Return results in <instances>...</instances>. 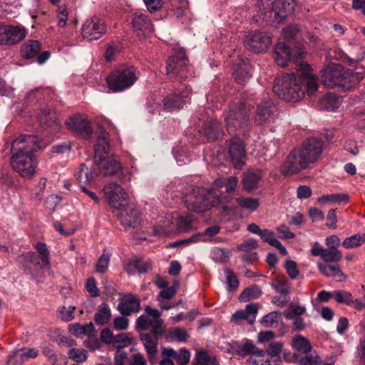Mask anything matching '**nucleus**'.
<instances>
[{"label":"nucleus","mask_w":365,"mask_h":365,"mask_svg":"<svg viewBox=\"0 0 365 365\" xmlns=\"http://www.w3.org/2000/svg\"><path fill=\"white\" fill-rule=\"evenodd\" d=\"M299 66L296 73H284L275 79L274 92L286 101H300L304 96V84L309 96H313L319 88L317 78L312 73L310 66L300 63Z\"/></svg>","instance_id":"nucleus-1"},{"label":"nucleus","mask_w":365,"mask_h":365,"mask_svg":"<svg viewBox=\"0 0 365 365\" xmlns=\"http://www.w3.org/2000/svg\"><path fill=\"white\" fill-rule=\"evenodd\" d=\"M34 135H21L11 144V165L22 178H31L36 173L38 163L34 155L41 146Z\"/></svg>","instance_id":"nucleus-2"},{"label":"nucleus","mask_w":365,"mask_h":365,"mask_svg":"<svg viewBox=\"0 0 365 365\" xmlns=\"http://www.w3.org/2000/svg\"><path fill=\"white\" fill-rule=\"evenodd\" d=\"M251 106L245 101H238L230 108L225 118L227 130L230 135H239L247 131L250 126Z\"/></svg>","instance_id":"nucleus-3"},{"label":"nucleus","mask_w":365,"mask_h":365,"mask_svg":"<svg viewBox=\"0 0 365 365\" xmlns=\"http://www.w3.org/2000/svg\"><path fill=\"white\" fill-rule=\"evenodd\" d=\"M220 202V197L213 190L202 187L193 189L186 200L187 209L197 213L205 212Z\"/></svg>","instance_id":"nucleus-4"},{"label":"nucleus","mask_w":365,"mask_h":365,"mask_svg":"<svg viewBox=\"0 0 365 365\" xmlns=\"http://www.w3.org/2000/svg\"><path fill=\"white\" fill-rule=\"evenodd\" d=\"M136 71L133 66L121 67L113 71L107 77L108 88L113 92L130 88L138 79Z\"/></svg>","instance_id":"nucleus-5"},{"label":"nucleus","mask_w":365,"mask_h":365,"mask_svg":"<svg viewBox=\"0 0 365 365\" xmlns=\"http://www.w3.org/2000/svg\"><path fill=\"white\" fill-rule=\"evenodd\" d=\"M302 151L297 147L287 156L279 168V172L286 176H291L301 173L310 167Z\"/></svg>","instance_id":"nucleus-6"},{"label":"nucleus","mask_w":365,"mask_h":365,"mask_svg":"<svg viewBox=\"0 0 365 365\" xmlns=\"http://www.w3.org/2000/svg\"><path fill=\"white\" fill-rule=\"evenodd\" d=\"M167 74L172 77L179 76L181 79L188 78V60L182 48H177L166 63Z\"/></svg>","instance_id":"nucleus-7"},{"label":"nucleus","mask_w":365,"mask_h":365,"mask_svg":"<svg viewBox=\"0 0 365 365\" xmlns=\"http://www.w3.org/2000/svg\"><path fill=\"white\" fill-rule=\"evenodd\" d=\"M322 82L329 87L334 88L335 86L348 87L346 81L345 71L339 64H334L328 66L322 71Z\"/></svg>","instance_id":"nucleus-8"},{"label":"nucleus","mask_w":365,"mask_h":365,"mask_svg":"<svg viewBox=\"0 0 365 365\" xmlns=\"http://www.w3.org/2000/svg\"><path fill=\"white\" fill-rule=\"evenodd\" d=\"M104 196L108 204L114 208L125 207L128 202V194L118 184L110 182L103 189Z\"/></svg>","instance_id":"nucleus-9"},{"label":"nucleus","mask_w":365,"mask_h":365,"mask_svg":"<svg viewBox=\"0 0 365 365\" xmlns=\"http://www.w3.org/2000/svg\"><path fill=\"white\" fill-rule=\"evenodd\" d=\"M67 128L73 133L85 139L91 138L92 129L91 123L84 114H75L66 121Z\"/></svg>","instance_id":"nucleus-10"},{"label":"nucleus","mask_w":365,"mask_h":365,"mask_svg":"<svg viewBox=\"0 0 365 365\" xmlns=\"http://www.w3.org/2000/svg\"><path fill=\"white\" fill-rule=\"evenodd\" d=\"M106 33V26L104 22L97 17L87 19L81 27L83 37L89 41L99 39Z\"/></svg>","instance_id":"nucleus-11"},{"label":"nucleus","mask_w":365,"mask_h":365,"mask_svg":"<svg viewBox=\"0 0 365 365\" xmlns=\"http://www.w3.org/2000/svg\"><path fill=\"white\" fill-rule=\"evenodd\" d=\"M306 158L308 163L312 165L320 158L323 149V141L316 138H309L305 140L301 146L298 147Z\"/></svg>","instance_id":"nucleus-12"},{"label":"nucleus","mask_w":365,"mask_h":365,"mask_svg":"<svg viewBox=\"0 0 365 365\" xmlns=\"http://www.w3.org/2000/svg\"><path fill=\"white\" fill-rule=\"evenodd\" d=\"M245 42L254 52H263L271 45L272 36L265 32L254 31L246 36Z\"/></svg>","instance_id":"nucleus-13"},{"label":"nucleus","mask_w":365,"mask_h":365,"mask_svg":"<svg viewBox=\"0 0 365 365\" xmlns=\"http://www.w3.org/2000/svg\"><path fill=\"white\" fill-rule=\"evenodd\" d=\"M228 152L234 167L241 169L245 164V149L243 142L238 137L230 140L228 143Z\"/></svg>","instance_id":"nucleus-14"},{"label":"nucleus","mask_w":365,"mask_h":365,"mask_svg":"<svg viewBox=\"0 0 365 365\" xmlns=\"http://www.w3.org/2000/svg\"><path fill=\"white\" fill-rule=\"evenodd\" d=\"M277 108L270 99L262 101L257 105L256 114L254 118L257 125H263L269 123L274 117Z\"/></svg>","instance_id":"nucleus-15"},{"label":"nucleus","mask_w":365,"mask_h":365,"mask_svg":"<svg viewBox=\"0 0 365 365\" xmlns=\"http://www.w3.org/2000/svg\"><path fill=\"white\" fill-rule=\"evenodd\" d=\"M295 5V0H274L270 14H274V18L277 23H280L292 14Z\"/></svg>","instance_id":"nucleus-16"},{"label":"nucleus","mask_w":365,"mask_h":365,"mask_svg":"<svg viewBox=\"0 0 365 365\" xmlns=\"http://www.w3.org/2000/svg\"><path fill=\"white\" fill-rule=\"evenodd\" d=\"M132 26L135 33L140 37H145L153 31V25L145 14L135 13L132 18Z\"/></svg>","instance_id":"nucleus-17"},{"label":"nucleus","mask_w":365,"mask_h":365,"mask_svg":"<svg viewBox=\"0 0 365 365\" xmlns=\"http://www.w3.org/2000/svg\"><path fill=\"white\" fill-rule=\"evenodd\" d=\"M163 334V330L158 331L157 329L154 331H150L149 333H141L140 334V339L143 344L150 360H152L158 352V337Z\"/></svg>","instance_id":"nucleus-18"},{"label":"nucleus","mask_w":365,"mask_h":365,"mask_svg":"<svg viewBox=\"0 0 365 365\" xmlns=\"http://www.w3.org/2000/svg\"><path fill=\"white\" fill-rule=\"evenodd\" d=\"M192 221L193 219L190 215L180 216L177 219V225L175 230L170 228L169 225H165L163 227H161L163 229L162 232L158 230L160 228H155V235H168L174 233L187 232L193 229Z\"/></svg>","instance_id":"nucleus-19"},{"label":"nucleus","mask_w":365,"mask_h":365,"mask_svg":"<svg viewBox=\"0 0 365 365\" xmlns=\"http://www.w3.org/2000/svg\"><path fill=\"white\" fill-rule=\"evenodd\" d=\"M117 209L120 210L117 216L123 226L134 227L139 222L140 212L133 205L127 202V205L125 207Z\"/></svg>","instance_id":"nucleus-20"},{"label":"nucleus","mask_w":365,"mask_h":365,"mask_svg":"<svg viewBox=\"0 0 365 365\" xmlns=\"http://www.w3.org/2000/svg\"><path fill=\"white\" fill-rule=\"evenodd\" d=\"M257 310V304H247L244 310L235 312L232 316V320L237 324L245 320L247 321L248 324H252L255 321Z\"/></svg>","instance_id":"nucleus-21"},{"label":"nucleus","mask_w":365,"mask_h":365,"mask_svg":"<svg viewBox=\"0 0 365 365\" xmlns=\"http://www.w3.org/2000/svg\"><path fill=\"white\" fill-rule=\"evenodd\" d=\"M109 134L102 128L100 127V131L97 137L95 148L94 160H102V157L105 156L110 151V144L108 140Z\"/></svg>","instance_id":"nucleus-22"},{"label":"nucleus","mask_w":365,"mask_h":365,"mask_svg":"<svg viewBox=\"0 0 365 365\" xmlns=\"http://www.w3.org/2000/svg\"><path fill=\"white\" fill-rule=\"evenodd\" d=\"M119 312L123 316H128L132 313H136L140 310V301L132 294L125 296L123 300L118 304Z\"/></svg>","instance_id":"nucleus-23"},{"label":"nucleus","mask_w":365,"mask_h":365,"mask_svg":"<svg viewBox=\"0 0 365 365\" xmlns=\"http://www.w3.org/2000/svg\"><path fill=\"white\" fill-rule=\"evenodd\" d=\"M95 160L98 165L99 173L103 176L113 175L121 170L120 164L114 158L102 157V160Z\"/></svg>","instance_id":"nucleus-24"},{"label":"nucleus","mask_w":365,"mask_h":365,"mask_svg":"<svg viewBox=\"0 0 365 365\" xmlns=\"http://www.w3.org/2000/svg\"><path fill=\"white\" fill-rule=\"evenodd\" d=\"M200 132L203 133L208 140L222 139L224 135L219 122L216 120L204 122Z\"/></svg>","instance_id":"nucleus-25"},{"label":"nucleus","mask_w":365,"mask_h":365,"mask_svg":"<svg viewBox=\"0 0 365 365\" xmlns=\"http://www.w3.org/2000/svg\"><path fill=\"white\" fill-rule=\"evenodd\" d=\"M252 66L248 60L240 59L234 68V76L239 84H245L250 79Z\"/></svg>","instance_id":"nucleus-26"},{"label":"nucleus","mask_w":365,"mask_h":365,"mask_svg":"<svg viewBox=\"0 0 365 365\" xmlns=\"http://www.w3.org/2000/svg\"><path fill=\"white\" fill-rule=\"evenodd\" d=\"M41 125L45 128L56 130L59 127L58 118L56 112L50 108H44L38 114Z\"/></svg>","instance_id":"nucleus-27"},{"label":"nucleus","mask_w":365,"mask_h":365,"mask_svg":"<svg viewBox=\"0 0 365 365\" xmlns=\"http://www.w3.org/2000/svg\"><path fill=\"white\" fill-rule=\"evenodd\" d=\"M258 247V242L254 239H247L237 245V250L245 252L242 259L246 262H253L257 259V254L253 250Z\"/></svg>","instance_id":"nucleus-28"},{"label":"nucleus","mask_w":365,"mask_h":365,"mask_svg":"<svg viewBox=\"0 0 365 365\" xmlns=\"http://www.w3.org/2000/svg\"><path fill=\"white\" fill-rule=\"evenodd\" d=\"M319 272L327 277H332L338 282L346 280V276L343 274L338 264H328L327 263H319Z\"/></svg>","instance_id":"nucleus-29"},{"label":"nucleus","mask_w":365,"mask_h":365,"mask_svg":"<svg viewBox=\"0 0 365 365\" xmlns=\"http://www.w3.org/2000/svg\"><path fill=\"white\" fill-rule=\"evenodd\" d=\"M190 91L187 90L182 92L180 96L169 95L164 99V108L169 111L178 110L183 106V98L189 96Z\"/></svg>","instance_id":"nucleus-30"},{"label":"nucleus","mask_w":365,"mask_h":365,"mask_svg":"<svg viewBox=\"0 0 365 365\" xmlns=\"http://www.w3.org/2000/svg\"><path fill=\"white\" fill-rule=\"evenodd\" d=\"M274 58L277 65L284 67L290 61V51L284 43H277L274 48Z\"/></svg>","instance_id":"nucleus-31"},{"label":"nucleus","mask_w":365,"mask_h":365,"mask_svg":"<svg viewBox=\"0 0 365 365\" xmlns=\"http://www.w3.org/2000/svg\"><path fill=\"white\" fill-rule=\"evenodd\" d=\"M163 319L153 320L150 319L148 315L140 316L136 321V327L140 330H146L149 327H152L151 331H154L158 328V331H162Z\"/></svg>","instance_id":"nucleus-32"},{"label":"nucleus","mask_w":365,"mask_h":365,"mask_svg":"<svg viewBox=\"0 0 365 365\" xmlns=\"http://www.w3.org/2000/svg\"><path fill=\"white\" fill-rule=\"evenodd\" d=\"M346 81H347L348 87L358 84L365 77V68L364 67H357L354 70H347L345 71Z\"/></svg>","instance_id":"nucleus-33"},{"label":"nucleus","mask_w":365,"mask_h":365,"mask_svg":"<svg viewBox=\"0 0 365 365\" xmlns=\"http://www.w3.org/2000/svg\"><path fill=\"white\" fill-rule=\"evenodd\" d=\"M111 309L108 304H103L99 306L97 312L94 314V321L98 325H104L111 319Z\"/></svg>","instance_id":"nucleus-34"},{"label":"nucleus","mask_w":365,"mask_h":365,"mask_svg":"<svg viewBox=\"0 0 365 365\" xmlns=\"http://www.w3.org/2000/svg\"><path fill=\"white\" fill-rule=\"evenodd\" d=\"M41 50V43L38 41L30 40L21 48V54L24 58H31L36 56Z\"/></svg>","instance_id":"nucleus-35"},{"label":"nucleus","mask_w":365,"mask_h":365,"mask_svg":"<svg viewBox=\"0 0 365 365\" xmlns=\"http://www.w3.org/2000/svg\"><path fill=\"white\" fill-rule=\"evenodd\" d=\"M70 330L76 336L83 338L85 336H91L95 331V328L92 323L85 325L76 323L70 325Z\"/></svg>","instance_id":"nucleus-36"},{"label":"nucleus","mask_w":365,"mask_h":365,"mask_svg":"<svg viewBox=\"0 0 365 365\" xmlns=\"http://www.w3.org/2000/svg\"><path fill=\"white\" fill-rule=\"evenodd\" d=\"M261 179V174L259 170L249 171L245 173L243 178V186L246 190H251L257 187Z\"/></svg>","instance_id":"nucleus-37"},{"label":"nucleus","mask_w":365,"mask_h":365,"mask_svg":"<svg viewBox=\"0 0 365 365\" xmlns=\"http://www.w3.org/2000/svg\"><path fill=\"white\" fill-rule=\"evenodd\" d=\"M239 352L242 356L253 355L255 356L263 357L266 354V351L257 348L251 341H246L240 347Z\"/></svg>","instance_id":"nucleus-38"},{"label":"nucleus","mask_w":365,"mask_h":365,"mask_svg":"<svg viewBox=\"0 0 365 365\" xmlns=\"http://www.w3.org/2000/svg\"><path fill=\"white\" fill-rule=\"evenodd\" d=\"M6 29L9 45L18 43L26 36V31L24 29L11 26H6Z\"/></svg>","instance_id":"nucleus-39"},{"label":"nucleus","mask_w":365,"mask_h":365,"mask_svg":"<svg viewBox=\"0 0 365 365\" xmlns=\"http://www.w3.org/2000/svg\"><path fill=\"white\" fill-rule=\"evenodd\" d=\"M98 175L96 172L89 173L88 168L84 164H81L75 176L80 183L86 184L93 181Z\"/></svg>","instance_id":"nucleus-40"},{"label":"nucleus","mask_w":365,"mask_h":365,"mask_svg":"<svg viewBox=\"0 0 365 365\" xmlns=\"http://www.w3.org/2000/svg\"><path fill=\"white\" fill-rule=\"evenodd\" d=\"M292 346L295 350L303 354H307L312 349L308 339L302 336L294 338L292 341Z\"/></svg>","instance_id":"nucleus-41"},{"label":"nucleus","mask_w":365,"mask_h":365,"mask_svg":"<svg viewBox=\"0 0 365 365\" xmlns=\"http://www.w3.org/2000/svg\"><path fill=\"white\" fill-rule=\"evenodd\" d=\"M262 294L261 289L257 285H252L246 288L240 295V300L242 302H247L252 299L259 297Z\"/></svg>","instance_id":"nucleus-42"},{"label":"nucleus","mask_w":365,"mask_h":365,"mask_svg":"<svg viewBox=\"0 0 365 365\" xmlns=\"http://www.w3.org/2000/svg\"><path fill=\"white\" fill-rule=\"evenodd\" d=\"M306 312V307L298 303L292 302L289 303V310L284 313L286 319H293L294 317H300Z\"/></svg>","instance_id":"nucleus-43"},{"label":"nucleus","mask_w":365,"mask_h":365,"mask_svg":"<svg viewBox=\"0 0 365 365\" xmlns=\"http://www.w3.org/2000/svg\"><path fill=\"white\" fill-rule=\"evenodd\" d=\"M237 203L243 209L251 211L256 210L259 207V200L252 197H238L236 199Z\"/></svg>","instance_id":"nucleus-44"},{"label":"nucleus","mask_w":365,"mask_h":365,"mask_svg":"<svg viewBox=\"0 0 365 365\" xmlns=\"http://www.w3.org/2000/svg\"><path fill=\"white\" fill-rule=\"evenodd\" d=\"M306 355L297 359L299 365H321V361L316 351L312 350Z\"/></svg>","instance_id":"nucleus-45"},{"label":"nucleus","mask_w":365,"mask_h":365,"mask_svg":"<svg viewBox=\"0 0 365 365\" xmlns=\"http://www.w3.org/2000/svg\"><path fill=\"white\" fill-rule=\"evenodd\" d=\"M365 242L364 235H354L346 237L342 242V245L346 249H351L361 245Z\"/></svg>","instance_id":"nucleus-46"},{"label":"nucleus","mask_w":365,"mask_h":365,"mask_svg":"<svg viewBox=\"0 0 365 365\" xmlns=\"http://www.w3.org/2000/svg\"><path fill=\"white\" fill-rule=\"evenodd\" d=\"M281 319V314L272 312L265 315L262 319V324L264 327H277Z\"/></svg>","instance_id":"nucleus-47"},{"label":"nucleus","mask_w":365,"mask_h":365,"mask_svg":"<svg viewBox=\"0 0 365 365\" xmlns=\"http://www.w3.org/2000/svg\"><path fill=\"white\" fill-rule=\"evenodd\" d=\"M322 258L325 262H338L342 258V253L337 249H325Z\"/></svg>","instance_id":"nucleus-48"},{"label":"nucleus","mask_w":365,"mask_h":365,"mask_svg":"<svg viewBox=\"0 0 365 365\" xmlns=\"http://www.w3.org/2000/svg\"><path fill=\"white\" fill-rule=\"evenodd\" d=\"M272 287L277 292L284 297H287L291 291V284L285 279H276L272 283Z\"/></svg>","instance_id":"nucleus-49"},{"label":"nucleus","mask_w":365,"mask_h":365,"mask_svg":"<svg viewBox=\"0 0 365 365\" xmlns=\"http://www.w3.org/2000/svg\"><path fill=\"white\" fill-rule=\"evenodd\" d=\"M303 32V28L298 24H290L282 30V36L287 41L292 40L299 33Z\"/></svg>","instance_id":"nucleus-50"},{"label":"nucleus","mask_w":365,"mask_h":365,"mask_svg":"<svg viewBox=\"0 0 365 365\" xmlns=\"http://www.w3.org/2000/svg\"><path fill=\"white\" fill-rule=\"evenodd\" d=\"M36 248L39 253L42 265L45 267H50L49 251L46 244L38 242Z\"/></svg>","instance_id":"nucleus-51"},{"label":"nucleus","mask_w":365,"mask_h":365,"mask_svg":"<svg viewBox=\"0 0 365 365\" xmlns=\"http://www.w3.org/2000/svg\"><path fill=\"white\" fill-rule=\"evenodd\" d=\"M76 307L73 306H61L58 308L57 312L60 319L65 322H70L74 318V311Z\"/></svg>","instance_id":"nucleus-52"},{"label":"nucleus","mask_w":365,"mask_h":365,"mask_svg":"<svg viewBox=\"0 0 365 365\" xmlns=\"http://www.w3.org/2000/svg\"><path fill=\"white\" fill-rule=\"evenodd\" d=\"M322 103L327 110H334L339 107L341 101L335 95L329 94L323 98Z\"/></svg>","instance_id":"nucleus-53"},{"label":"nucleus","mask_w":365,"mask_h":365,"mask_svg":"<svg viewBox=\"0 0 365 365\" xmlns=\"http://www.w3.org/2000/svg\"><path fill=\"white\" fill-rule=\"evenodd\" d=\"M215 185L217 187H222L225 186L226 191L227 192H232L235 190L237 185V180L235 177L230 176L226 180H217L215 181Z\"/></svg>","instance_id":"nucleus-54"},{"label":"nucleus","mask_w":365,"mask_h":365,"mask_svg":"<svg viewBox=\"0 0 365 365\" xmlns=\"http://www.w3.org/2000/svg\"><path fill=\"white\" fill-rule=\"evenodd\" d=\"M349 197L343 194H330L322 195L318 198V201L322 204L327 202H341L347 201Z\"/></svg>","instance_id":"nucleus-55"},{"label":"nucleus","mask_w":365,"mask_h":365,"mask_svg":"<svg viewBox=\"0 0 365 365\" xmlns=\"http://www.w3.org/2000/svg\"><path fill=\"white\" fill-rule=\"evenodd\" d=\"M110 259V254L104 251L96 264V272L98 273L106 272L109 264Z\"/></svg>","instance_id":"nucleus-56"},{"label":"nucleus","mask_w":365,"mask_h":365,"mask_svg":"<svg viewBox=\"0 0 365 365\" xmlns=\"http://www.w3.org/2000/svg\"><path fill=\"white\" fill-rule=\"evenodd\" d=\"M68 356L70 359L77 363L83 362L87 359L86 352L82 349L72 348L68 351Z\"/></svg>","instance_id":"nucleus-57"},{"label":"nucleus","mask_w":365,"mask_h":365,"mask_svg":"<svg viewBox=\"0 0 365 365\" xmlns=\"http://www.w3.org/2000/svg\"><path fill=\"white\" fill-rule=\"evenodd\" d=\"M25 361L21 349L12 351L7 359V364L9 365H21Z\"/></svg>","instance_id":"nucleus-58"},{"label":"nucleus","mask_w":365,"mask_h":365,"mask_svg":"<svg viewBox=\"0 0 365 365\" xmlns=\"http://www.w3.org/2000/svg\"><path fill=\"white\" fill-rule=\"evenodd\" d=\"M130 343L131 341L128 336L122 333L114 336L112 344L116 349H121L123 347L129 346Z\"/></svg>","instance_id":"nucleus-59"},{"label":"nucleus","mask_w":365,"mask_h":365,"mask_svg":"<svg viewBox=\"0 0 365 365\" xmlns=\"http://www.w3.org/2000/svg\"><path fill=\"white\" fill-rule=\"evenodd\" d=\"M225 273L226 274V279L227 283V289L229 291L235 290L239 287V282L236 275L230 269H225Z\"/></svg>","instance_id":"nucleus-60"},{"label":"nucleus","mask_w":365,"mask_h":365,"mask_svg":"<svg viewBox=\"0 0 365 365\" xmlns=\"http://www.w3.org/2000/svg\"><path fill=\"white\" fill-rule=\"evenodd\" d=\"M195 359L200 365H215V359L211 358L205 351H199L195 354Z\"/></svg>","instance_id":"nucleus-61"},{"label":"nucleus","mask_w":365,"mask_h":365,"mask_svg":"<svg viewBox=\"0 0 365 365\" xmlns=\"http://www.w3.org/2000/svg\"><path fill=\"white\" fill-rule=\"evenodd\" d=\"M333 298L339 303L350 304L352 302L351 294L344 290L334 292Z\"/></svg>","instance_id":"nucleus-62"},{"label":"nucleus","mask_w":365,"mask_h":365,"mask_svg":"<svg viewBox=\"0 0 365 365\" xmlns=\"http://www.w3.org/2000/svg\"><path fill=\"white\" fill-rule=\"evenodd\" d=\"M282 350V344L277 341H272L269 344L267 350L268 355L271 357H277L281 354Z\"/></svg>","instance_id":"nucleus-63"},{"label":"nucleus","mask_w":365,"mask_h":365,"mask_svg":"<svg viewBox=\"0 0 365 365\" xmlns=\"http://www.w3.org/2000/svg\"><path fill=\"white\" fill-rule=\"evenodd\" d=\"M176 294V289L173 287L164 288L158 295L157 300L160 304H162V300L164 299H170L173 298Z\"/></svg>","instance_id":"nucleus-64"}]
</instances>
